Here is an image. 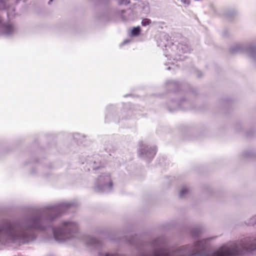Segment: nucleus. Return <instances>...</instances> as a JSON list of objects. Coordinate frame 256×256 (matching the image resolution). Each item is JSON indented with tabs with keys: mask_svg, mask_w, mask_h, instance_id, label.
<instances>
[{
	"mask_svg": "<svg viewBox=\"0 0 256 256\" xmlns=\"http://www.w3.org/2000/svg\"><path fill=\"white\" fill-rule=\"evenodd\" d=\"M211 239L198 240L193 246L169 248L164 246L162 240L158 238L144 246L137 256H238L256 250V237L252 236L224 244L208 252L206 249Z\"/></svg>",
	"mask_w": 256,
	"mask_h": 256,
	"instance_id": "nucleus-1",
	"label": "nucleus"
},
{
	"mask_svg": "<svg viewBox=\"0 0 256 256\" xmlns=\"http://www.w3.org/2000/svg\"><path fill=\"white\" fill-rule=\"evenodd\" d=\"M60 214V204L48 206L40 212L20 222H7L0 224V242H28L36 238V232L53 234L60 242V222L56 227L50 223Z\"/></svg>",
	"mask_w": 256,
	"mask_h": 256,
	"instance_id": "nucleus-2",
	"label": "nucleus"
},
{
	"mask_svg": "<svg viewBox=\"0 0 256 256\" xmlns=\"http://www.w3.org/2000/svg\"><path fill=\"white\" fill-rule=\"evenodd\" d=\"M164 54L170 60L173 59L175 60H182L185 58L182 54L189 52L190 50L186 43H168L164 45Z\"/></svg>",
	"mask_w": 256,
	"mask_h": 256,
	"instance_id": "nucleus-3",
	"label": "nucleus"
},
{
	"mask_svg": "<svg viewBox=\"0 0 256 256\" xmlns=\"http://www.w3.org/2000/svg\"><path fill=\"white\" fill-rule=\"evenodd\" d=\"M6 10L8 18L14 15V8L8 5L4 0H0V10ZM17 30L15 25L10 22H4L0 16V35L10 36L16 32Z\"/></svg>",
	"mask_w": 256,
	"mask_h": 256,
	"instance_id": "nucleus-4",
	"label": "nucleus"
},
{
	"mask_svg": "<svg viewBox=\"0 0 256 256\" xmlns=\"http://www.w3.org/2000/svg\"><path fill=\"white\" fill-rule=\"evenodd\" d=\"M112 182L109 173L100 174L94 182V190L97 192H107L112 189Z\"/></svg>",
	"mask_w": 256,
	"mask_h": 256,
	"instance_id": "nucleus-5",
	"label": "nucleus"
},
{
	"mask_svg": "<svg viewBox=\"0 0 256 256\" xmlns=\"http://www.w3.org/2000/svg\"><path fill=\"white\" fill-rule=\"evenodd\" d=\"M232 52H244L256 64V46L254 45L246 46L238 44L234 46L231 48Z\"/></svg>",
	"mask_w": 256,
	"mask_h": 256,
	"instance_id": "nucleus-6",
	"label": "nucleus"
},
{
	"mask_svg": "<svg viewBox=\"0 0 256 256\" xmlns=\"http://www.w3.org/2000/svg\"><path fill=\"white\" fill-rule=\"evenodd\" d=\"M156 153L155 147L148 148V146L143 142H139V148L138 154L139 156L145 160L152 159Z\"/></svg>",
	"mask_w": 256,
	"mask_h": 256,
	"instance_id": "nucleus-7",
	"label": "nucleus"
},
{
	"mask_svg": "<svg viewBox=\"0 0 256 256\" xmlns=\"http://www.w3.org/2000/svg\"><path fill=\"white\" fill-rule=\"evenodd\" d=\"M82 241L88 246L93 249H99L102 246V242L89 236H83L82 237Z\"/></svg>",
	"mask_w": 256,
	"mask_h": 256,
	"instance_id": "nucleus-8",
	"label": "nucleus"
},
{
	"mask_svg": "<svg viewBox=\"0 0 256 256\" xmlns=\"http://www.w3.org/2000/svg\"><path fill=\"white\" fill-rule=\"evenodd\" d=\"M103 164H102L101 161L99 158L94 160L92 162L90 163V166L93 170H97L103 166Z\"/></svg>",
	"mask_w": 256,
	"mask_h": 256,
	"instance_id": "nucleus-9",
	"label": "nucleus"
},
{
	"mask_svg": "<svg viewBox=\"0 0 256 256\" xmlns=\"http://www.w3.org/2000/svg\"><path fill=\"white\" fill-rule=\"evenodd\" d=\"M188 188L186 186H184L182 188L179 196L182 198H185L188 194Z\"/></svg>",
	"mask_w": 256,
	"mask_h": 256,
	"instance_id": "nucleus-10",
	"label": "nucleus"
},
{
	"mask_svg": "<svg viewBox=\"0 0 256 256\" xmlns=\"http://www.w3.org/2000/svg\"><path fill=\"white\" fill-rule=\"evenodd\" d=\"M140 32V26H138L136 28H133V29L132 30V36H138L139 35Z\"/></svg>",
	"mask_w": 256,
	"mask_h": 256,
	"instance_id": "nucleus-11",
	"label": "nucleus"
},
{
	"mask_svg": "<svg viewBox=\"0 0 256 256\" xmlns=\"http://www.w3.org/2000/svg\"><path fill=\"white\" fill-rule=\"evenodd\" d=\"M191 233L192 236L196 237L199 236L200 233V230L198 228H195L192 230Z\"/></svg>",
	"mask_w": 256,
	"mask_h": 256,
	"instance_id": "nucleus-12",
	"label": "nucleus"
},
{
	"mask_svg": "<svg viewBox=\"0 0 256 256\" xmlns=\"http://www.w3.org/2000/svg\"><path fill=\"white\" fill-rule=\"evenodd\" d=\"M151 23V20L148 18H144L142 21V24L143 26H146Z\"/></svg>",
	"mask_w": 256,
	"mask_h": 256,
	"instance_id": "nucleus-13",
	"label": "nucleus"
},
{
	"mask_svg": "<svg viewBox=\"0 0 256 256\" xmlns=\"http://www.w3.org/2000/svg\"><path fill=\"white\" fill-rule=\"evenodd\" d=\"M100 256H123L122 254H110V253H106L104 254H100Z\"/></svg>",
	"mask_w": 256,
	"mask_h": 256,
	"instance_id": "nucleus-14",
	"label": "nucleus"
},
{
	"mask_svg": "<svg viewBox=\"0 0 256 256\" xmlns=\"http://www.w3.org/2000/svg\"><path fill=\"white\" fill-rule=\"evenodd\" d=\"M118 3L120 4H125L126 5L129 4V0H118Z\"/></svg>",
	"mask_w": 256,
	"mask_h": 256,
	"instance_id": "nucleus-15",
	"label": "nucleus"
},
{
	"mask_svg": "<svg viewBox=\"0 0 256 256\" xmlns=\"http://www.w3.org/2000/svg\"><path fill=\"white\" fill-rule=\"evenodd\" d=\"M250 224H256V216H254L250 220L249 223Z\"/></svg>",
	"mask_w": 256,
	"mask_h": 256,
	"instance_id": "nucleus-16",
	"label": "nucleus"
},
{
	"mask_svg": "<svg viewBox=\"0 0 256 256\" xmlns=\"http://www.w3.org/2000/svg\"><path fill=\"white\" fill-rule=\"evenodd\" d=\"M130 42V40H124V42L121 44L120 46L127 44L129 43Z\"/></svg>",
	"mask_w": 256,
	"mask_h": 256,
	"instance_id": "nucleus-17",
	"label": "nucleus"
},
{
	"mask_svg": "<svg viewBox=\"0 0 256 256\" xmlns=\"http://www.w3.org/2000/svg\"><path fill=\"white\" fill-rule=\"evenodd\" d=\"M106 120H107L108 122H109V120H108V114H106Z\"/></svg>",
	"mask_w": 256,
	"mask_h": 256,
	"instance_id": "nucleus-18",
	"label": "nucleus"
},
{
	"mask_svg": "<svg viewBox=\"0 0 256 256\" xmlns=\"http://www.w3.org/2000/svg\"><path fill=\"white\" fill-rule=\"evenodd\" d=\"M53 0H50V2H48V4H50L52 2Z\"/></svg>",
	"mask_w": 256,
	"mask_h": 256,
	"instance_id": "nucleus-19",
	"label": "nucleus"
},
{
	"mask_svg": "<svg viewBox=\"0 0 256 256\" xmlns=\"http://www.w3.org/2000/svg\"><path fill=\"white\" fill-rule=\"evenodd\" d=\"M129 242H130V243H132V242H132V240H130Z\"/></svg>",
	"mask_w": 256,
	"mask_h": 256,
	"instance_id": "nucleus-20",
	"label": "nucleus"
},
{
	"mask_svg": "<svg viewBox=\"0 0 256 256\" xmlns=\"http://www.w3.org/2000/svg\"><path fill=\"white\" fill-rule=\"evenodd\" d=\"M167 69H168V70H170V67H168Z\"/></svg>",
	"mask_w": 256,
	"mask_h": 256,
	"instance_id": "nucleus-21",
	"label": "nucleus"
},
{
	"mask_svg": "<svg viewBox=\"0 0 256 256\" xmlns=\"http://www.w3.org/2000/svg\"><path fill=\"white\" fill-rule=\"evenodd\" d=\"M184 3H186V0H184Z\"/></svg>",
	"mask_w": 256,
	"mask_h": 256,
	"instance_id": "nucleus-22",
	"label": "nucleus"
}]
</instances>
